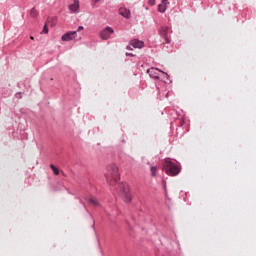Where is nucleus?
<instances>
[{
  "label": "nucleus",
  "mask_w": 256,
  "mask_h": 256,
  "mask_svg": "<svg viewBox=\"0 0 256 256\" xmlns=\"http://www.w3.org/2000/svg\"><path fill=\"white\" fill-rule=\"evenodd\" d=\"M105 178L110 187H115V184L119 183V167L115 164L108 166Z\"/></svg>",
  "instance_id": "obj_1"
},
{
  "label": "nucleus",
  "mask_w": 256,
  "mask_h": 256,
  "mask_svg": "<svg viewBox=\"0 0 256 256\" xmlns=\"http://www.w3.org/2000/svg\"><path fill=\"white\" fill-rule=\"evenodd\" d=\"M163 169L165 173H167L171 177H175V175H179V173L181 172V169L179 168V166H177V164L169 160H166L164 162Z\"/></svg>",
  "instance_id": "obj_2"
},
{
  "label": "nucleus",
  "mask_w": 256,
  "mask_h": 256,
  "mask_svg": "<svg viewBox=\"0 0 256 256\" xmlns=\"http://www.w3.org/2000/svg\"><path fill=\"white\" fill-rule=\"evenodd\" d=\"M120 195L125 201V203H131V192L129 190V186L127 184H120Z\"/></svg>",
  "instance_id": "obj_3"
},
{
  "label": "nucleus",
  "mask_w": 256,
  "mask_h": 256,
  "mask_svg": "<svg viewBox=\"0 0 256 256\" xmlns=\"http://www.w3.org/2000/svg\"><path fill=\"white\" fill-rule=\"evenodd\" d=\"M147 73L152 79H159V77H163V75H165V72L157 68H150Z\"/></svg>",
  "instance_id": "obj_4"
},
{
  "label": "nucleus",
  "mask_w": 256,
  "mask_h": 256,
  "mask_svg": "<svg viewBox=\"0 0 256 256\" xmlns=\"http://www.w3.org/2000/svg\"><path fill=\"white\" fill-rule=\"evenodd\" d=\"M159 35L165 39L166 43H171V40L169 39V27L162 26L159 30Z\"/></svg>",
  "instance_id": "obj_5"
},
{
  "label": "nucleus",
  "mask_w": 256,
  "mask_h": 256,
  "mask_svg": "<svg viewBox=\"0 0 256 256\" xmlns=\"http://www.w3.org/2000/svg\"><path fill=\"white\" fill-rule=\"evenodd\" d=\"M114 30L111 27H106L105 29H103L100 32V37L101 39H103L104 41H107V39H109V37H111V35H113Z\"/></svg>",
  "instance_id": "obj_6"
},
{
  "label": "nucleus",
  "mask_w": 256,
  "mask_h": 256,
  "mask_svg": "<svg viewBox=\"0 0 256 256\" xmlns=\"http://www.w3.org/2000/svg\"><path fill=\"white\" fill-rule=\"evenodd\" d=\"M77 37V31H70L64 34L61 38L62 41H73Z\"/></svg>",
  "instance_id": "obj_7"
},
{
  "label": "nucleus",
  "mask_w": 256,
  "mask_h": 256,
  "mask_svg": "<svg viewBox=\"0 0 256 256\" xmlns=\"http://www.w3.org/2000/svg\"><path fill=\"white\" fill-rule=\"evenodd\" d=\"M130 45L132 47H134V49H143V47H144L143 41H140V40H137V39L132 40L130 42Z\"/></svg>",
  "instance_id": "obj_8"
},
{
  "label": "nucleus",
  "mask_w": 256,
  "mask_h": 256,
  "mask_svg": "<svg viewBox=\"0 0 256 256\" xmlns=\"http://www.w3.org/2000/svg\"><path fill=\"white\" fill-rule=\"evenodd\" d=\"M167 5H169V2H167V0H162L161 4L158 5V11L160 13H165V11H167Z\"/></svg>",
  "instance_id": "obj_9"
},
{
  "label": "nucleus",
  "mask_w": 256,
  "mask_h": 256,
  "mask_svg": "<svg viewBox=\"0 0 256 256\" xmlns=\"http://www.w3.org/2000/svg\"><path fill=\"white\" fill-rule=\"evenodd\" d=\"M71 13H77L79 11V0H74L73 4L69 6Z\"/></svg>",
  "instance_id": "obj_10"
},
{
  "label": "nucleus",
  "mask_w": 256,
  "mask_h": 256,
  "mask_svg": "<svg viewBox=\"0 0 256 256\" xmlns=\"http://www.w3.org/2000/svg\"><path fill=\"white\" fill-rule=\"evenodd\" d=\"M119 14L122 15V17H125L126 19H129L131 17V11L127 8H120Z\"/></svg>",
  "instance_id": "obj_11"
},
{
  "label": "nucleus",
  "mask_w": 256,
  "mask_h": 256,
  "mask_svg": "<svg viewBox=\"0 0 256 256\" xmlns=\"http://www.w3.org/2000/svg\"><path fill=\"white\" fill-rule=\"evenodd\" d=\"M88 203L90 205H93V207H99V201L97 199H95V198H90Z\"/></svg>",
  "instance_id": "obj_12"
},
{
  "label": "nucleus",
  "mask_w": 256,
  "mask_h": 256,
  "mask_svg": "<svg viewBox=\"0 0 256 256\" xmlns=\"http://www.w3.org/2000/svg\"><path fill=\"white\" fill-rule=\"evenodd\" d=\"M160 81H163L164 83H169V75L167 73L164 72L163 76H160L158 78Z\"/></svg>",
  "instance_id": "obj_13"
},
{
  "label": "nucleus",
  "mask_w": 256,
  "mask_h": 256,
  "mask_svg": "<svg viewBox=\"0 0 256 256\" xmlns=\"http://www.w3.org/2000/svg\"><path fill=\"white\" fill-rule=\"evenodd\" d=\"M37 15H39V11H37V9H35V8H32L30 10V17L35 18V17H37Z\"/></svg>",
  "instance_id": "obj_14"
},
{
  "label": "nucleus",
  "mask_w": 256,
  "mask_h": 256,
  "mask_svg": "<svg viewBox=\"0 0 256 256\" xmlns=\"http://www.w3.org/2000/svg\"><path fill=\"white\" fill-rule=\"evenodd\" d=\"M50 169H52L54 175H59V169H57V167H55V165L51 164Z\"/></svg>",
  "instance_id": "obj_15"
},
{
  "label": "nucleus",
  "mask_w": 256,
  "mask_h": 256,
  "mask_svg": "<svg viewBox=\"0 0 256 256\" xmlns=\"http://www.w3.org/2000/svg\"><path fill=\"white\" fill-rule=\"evenodd\" d=\"M150 171H151L152 177H156L157 176V167L152 166Z\"/></svg>",
  "instance_id": "obj_16"
},
{
  "label": "nucleus",
  "mask_w": 256,
  "mask_h": 256,
  "mask_svg": "<svg viewBox=\"0 0 256 256\" xmlns=\"http://www.w3.org/2000/svg\"><path fill=\"white\" fill-rule=\"evenodd\" d=\"M42 33H45V35H47V33H49V28L47 27V24L44 25Z\"/></svg>",
  "instance_id": "obj_17"
},
{
  "label": "nucleus",
  "mask_w": 256,
  "mask_h": 256,
  "mask_svg": "<svg viewBox=\"0 0 256 256\" xmlns=\"http://www.w3.org/2000/svg\"><path fill=\"white\" fill-rule=\"evenodd\" d=\"M149 5L153 6L155 5V0H148Z\"/></svg>",
  "instance_id": "obj_18"
},
{
  "label": "nucleus",
  "mask_w": 256,
  "mask_h": 256,
  "mask_svg": "<svg viewBox=\"0 0 256 256\" xmlns=\"http://www.w3.org/2000/svg\"><path fill=\"white\" fill-rule=\"evenodd\" d=\"M77 31H83V26H79Z\"/></svg>",
  "instance_id": "obj_19"
},
{
  "label": "nucleus",
  "mask_w": 256,
  "mask_h": 256,
  "mask_svg": "<svg viewBox=\"0 0 256 256\" xmlns=\"http://www.w3.org/2000/svg\"><path fill=\"white\" fill-rule=\"evenodd\" d=\"M16 97H18L19 99H21V94H16Z\"/></svg>",
  "instance_id": "obj_20"
},
{
  "label": "nucleus",
  "mask_w": 256,
  "mask_h": 256,
  "mask_svg": "<svg viewBox=\"0 0 256 256\" xmlns=\"http://www.w3.org/2000/svg\"><path fill=\"white\" fill-rule=\"evenodd\" d=\"M30 39L33 41V39H35V38L33 36H31Z\"/></svg>",
  "instance_id": "obj_21"
},
{
  "label": "nucleus",
  "mask_w": 256,
  "mask_h": 256,
  "mask_svg": "<svg viewBox=\"0 0 256 256\" xmlns=\"http://www.w3.org/2000/svg\"><path fill=\"white\" fill-rule=\"evenodd\" d=\"M95 1V3H97V1H100V0H94Z\"/></svg>",
  "instance_id": "obj_22"
},
{
  "label": "nucleus",
  "mask_w": 256,
  "mask_h": 256,
  "mask_svg": "<svg viewBox=\"0 0 256 256\" xmlns=\"http://www.w3.org/2000/svg\"><path fill=\"white\" fill-rule=\"evenodd\" d=\"M126 55H132V54L126 53Z\"/></svg>",
  "instance_id": "obj_23"
}]
</instances>
